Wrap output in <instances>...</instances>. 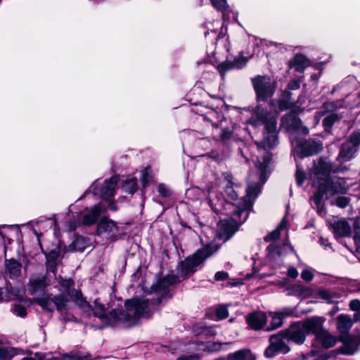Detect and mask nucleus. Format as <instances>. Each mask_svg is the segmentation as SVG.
Returning a JSON list of instances; mask_svg holds the SVG:
<instances>
[{
  "instance_id": "f257e3e1",
  "label": "nucleus",
  "mask_w": 360,
  "mask_h": 360,
  "mask_svg": "<svg viewBox=\"0 0 360 360\" xmlns=\"http://www.w3.org/2000/svg\"><path fill=\"white\" fill-rule=\"evenodd\" d=\"M270 161L271 155L267 153L261 158H257L255 161L257 173L250 174L246 195L238 202L226 205V209L231 212L227 214L229 215L227 219H221L218 223L217 237L219 239L224 241L228 240L237 231L238 226L247 219L248 211L252 208L253 201L260 193L261 187L266 180V173Z\"/></svg>"
},
{
  "instance_id": "f03ea898",
  "label": "nucleus",
  "mask_w": 360,
  "mask_h": 360,
  "mask_svg": "<svg viewBox=\"0 0 360 360\" xmlns=\"http://www.w3.org/2000/svg\"><path fill=\"white\" fill-rule=\"evenodd\" d=\"M340 169L327 160L320 158L314 164L311 178L313 181V186L316 191L313 196V200L318 206L326 194L333 195L338 193H345L347 191L346 182L339 177H330V172H338Z\"/></svg>"
},
{
  "instance_id": "7ed1b4c3",
  "label": "nucleus",
  "mask_w": 360,
  "mask_h": 360,
  "mask_svg": "<svg viewBox=\"0 0 360 360\" xmlns=\"http://www.w3.org/2000/svg\"><path fill=\"white\" fill-rule=\"evenodd\" d=\"M153 304L149 299L135 297L126 301V311L114 309L107 314L104 305L96 300L93 311L95 316L101 320H107L109 324L120 321L131 325L136 323L139 318L148 316Z\"/></svg>"
},
{
  "instance_id": "20e7f679",
  "label": "nucleus",
  "mask_w": 360,
  "mask_h": 360,
  "mask_svg": "<svg viewBox=\"0 0 360 360\" xmlns=\"http://www.w3.org/2000/svg\"><path fill=\"white\" fill-rule=\"evenodd\" d=\"M58 283L63 291L62 295L53 297L35 298V302L44 309L53 311L56 308L58 311H63L67 309L70 300L75 302L82 307H85L87 305L82 297L81 291L74 289V281L72 279H64L60 277Z\"/></svg>"
},
{
  "instance_id": "39448f33",
  "label": "nucleus",
  "mask_w": 360,
  "mask_h": 360,
  "mask_svg": "<svg viewBox=\"0 0 360 360\" xmlns=\"http://www.w3.org/2000/svg\"><path fill=\"white\" fill-rule=\"evenodd\" d=\"M249 123L255 127L264 124L263 141L260 143H256L258 148H272L277 144L276 120L274 116L257 106L249 120Z\"/></svg>"
},
{
  "instance_id": "423d86ee",
  "label": "nucleus",
  "mask_w": 360,
  "mask_h": 360,
  "mask_svg": "<svg viewBox=\"0 0 360 360\" xmlns=\"http://www.w3.org/2000/svg\"><path fill=\"white\" fill-rule=\"evenodd\" d=\"M217 250L218 247L213 243H210L205 248L198 250L181 263L179 266V273L183 277L193 274L196 271V268Z\"/></svg>"
},
{
  "instance_id": "0eeeda50",
  "label": "nucleus",
  "mask_w": 360,
  "mask_h": 360,
  "mask_svg": "<svg viewBox=\"0 0 360 360\" xmlns=\"http://www.w3.org/2000/svg\"><path fill=\"white\" fill-rule=\"evenodd\" d=\"M287 221L283 219L278 228L267 235L264 239L266 241L274 240L267 248L268 257L273 261L279 262L281 258L293 251L292 247L288 243H283L282 245L276 240L280 237L281 232L286 229Z\"/></svg>"
},
{
  "instance_id": "6e6552de",
  "label": "nucleus",
  "mask_w": 360,
  "mask_h": 360,
  "mask_svg": "<svg viewBox=\"0 0 360 360\" xmlns=\"http://www.w3.org/2000/svg\"><path fill=\"white\" fill-rule=\"evenodd\" d=\"M252 82L258 101H265L274 95L276 84L269 77L257 76Z\"/></svg>"
},
{
  "instance_id": "1a4fd4ad",
  "label": "nucleus",
  "mask_w": 360,
  "mask_h": 360,
  "mask_svg": "<svg viewBox=\"0 0 360 360\" xmlns=\"http://www.w3.org/2000/svg\"><path fill=\"white\" fill-rule=\"evenodd\" d=\"M118 182V177L114 176L109 179L105 180L101 188H98L100 184L98 180L94 181L88 190L84 193L86 195L92 193L94 195L100 193L101 198L103 200L110 201L114 195L115 189Z\"/></svg>"
},
{
  "instance_id": "9d476101",
  "label": "nucleus",
  "mask_w": 360,
  "mask_h": 360,
  "mask_svg": "<svg viewBox=\"0 0 360 360\" xmlns=\"http://www.w3.org/2000/svg\"><path fill=\"white\" fill-rule=\"evenodd\" d=\"M286 340L285 332L282 334L271 336L269 340L270 345L264 352L265 356L273 358L278 353H288L290 351V348L286 344Z\"/></svg>"
},
{
  "instance_id": "9b49d317",
  "label": "nucleus",
  "mask_w": 360,
  "mask_h": 360,
  "mask_svg": "<svg viewBox=\"0 0 360 360\" xmlns=\"http://www.w3.org/2000/svg\"><path fill=\"white\" fill-rule=\"evenodd\" d=\"M118 234L115 223L108 218L103 217L97 225V235L105 240H115Z\"/></svg>"
},
{
  "instance_id": "f8f14e48",
  "label": "nucleus",
  "mask_w": 360,
  "mask_h": 360,
  "mask_svg": "<svg viewBox=\"0 0 360 360\" xmlns=\"http://www.w3.org/2000/svg\"><path fill=\"white\" fill-rule=\"evenodd\" d=\"M292 145L300 158L311 155L322 148V145L314 140L292 141Z\"/></svg>"
},
{
  "instance_id": "ddd939ff",
  "label": "nucleus",
  "mask_w": 360,
  "mask_h": 360,
  "mask_svg": "<svg viewBox=\"0 0 360 360\" xmlns=\"http://www.w3.org/2000/svg\"><path fill=\"white\" fill-rule=\"evenodd\" d=\"M286 340H290L296 344H302L307 335L302 322H297L292 324L290 327L285 331Z\"/></svg>"
},
{
  "instance_id": "4468645a",
  "label": "nucleus",
  "mask_w": 360,
  "mask_h": 360,
  "mask_svg": "<svg viewBox=\"0 0 360 360\" xmlns=\"http://www.w3.org/2000/svg\"><path fill=\"white\" fill-rule=\"evenodd\" d=\"M281 126L289 131H297L302 134H307L308 129L303 127L301 120L293 114H289L281 120Z\"/></svg>"
},
{
  "instance_id": "2eb2a0df",
  "label": "nucleus",
  "mask_w": 360,
  "mask_h": 360,
  "mask_svg": "<svg viewBox=\"0 0 360 360\" xmlns=\"http://www.w3.org/2000/svg\"><path fill=\"white\" fill-rule=\"evenodd\" d=\"M336 342V337L330 334L326 329H324L321 333L315 337L312 346L314 349H328L333 347Z\"/></svg>"
},
{
  "instance_id": "dca6fc26",
  "label": "nucleus",
  "mask_w": 360,
  "mask_h": 360,
  "mask_svg": "<svg viewBox=\"0 0 360 360\" xmlns=\"http://www.w3.org/2000/svg\"><path fill=\"white\" fill-rule=\"evenodd\" d=\"M105 209L106 207L102 202L94 205L91 209H86L82 224L87 226L94 224L100 215L105 212Z\"/></svg>"
},
{
  "instance_id": "f3484780",
  "label": "nucleus",
  "mask_w": 360,
  "mask_h": 360,
  "mask_svg": "<svg viewBox=\"0 0 360 360\" xmlns=\"http://www.w3.org/2000/svg\"><path fill=\"white\" fill-rule=\"evenodd\" d=\"M301 322L307 333H311L315 335V337L324 330L323 325L325 322V319L323 317L312 316Z\"/></svg>"
},
{
  "instance_id": "a211bd4d",
  "label": "nucleus",
  "mask_w": 360,
  "mask_h": 360,
  "mask_svg": "<svg viewBox=\"0 0 360 360\" xmlns=\"http://www.w3.org/2000/svg\"><path fill=\"white\" fill-rule=\"evenodd\" d=\"M48 285L49 283L45 276H34L30 280L28 290L32 295H37L41 294Z\"/></svg>"
},
{
  "instance_id": "6ab92c4d",
  "label": "nucleus",
  "mask_w": 360,
  "mask_h": 360,
  "mask_svg": "<svg viewBox=\"0 0 360 360\" xmlns=\"http://www.w3.org/2000/svg\"><path fill=\"white\" fill-rule=\"evenodd\" d=\"M246 321L252 329L257 330L266 323V316L262 311L254 312L246 316Z\"/></svg>"
},
{
  "instance_id": "aec40b11",
  "label": "nucleus",
  "mask_w": 360,
  "mask_h": 360,
  "mask_svg": "<svg viewBox=\"0 0 360 360\" xmlns=\"http://www.w3.org/2000/svg\"><path fill=\"white\" fill-rule=\"evenodd\" d=\"M355 338H349L343 343L341 348V352L344 354L352 355L357 350L358 347H360V333L359 331L356 332V335H354Z\"/></svg>"
},
{
  "instance_id": "412c9836",
  "label": "nucleus",
  "mask_w": 360,
  "mask_h": 360,
  "mask_svg": "<svg viewBox=\"0 0 360 360\" xmlns=\"http://www.w3.org/2000/svg\"><path fill=\"white\" fill-rule=\"evenodd\" d=\"M356 152V147L349 141L344 143L338 155V160L341 162L350 160Z\"/></svg>"
},
{
  "instance_id": "4be33fe9",
  "label": "nucleus",
  "mask_w": 360,
  "mask_h": 360,
  "mask_svg": "<svg viewBox=\"0 0 360 360\" xmlns=\"http://www.w3.org/2000/svg\"><path fill=\"white\" fill-rule=\"evenodd\" d=\"M335 237H347L351 233L350 225L345 220H339L333 224Z\"/></svg>"
},
{
  "instance_id": "5701e85b",
  "label": "nucleus",
  "mask_w": 360,
  "mask_h": 360,
  "mask_svg": "<svg viewBox=\"0 0 360 360\" xmlns=\"http://www.w3.org/2000/svg\"><path fill=\"white\" fill-rule=\"evenodd\" d=\"M6 271L10 278H15L18 277L21 272V264L15 259H6Z\"/></svg>"
},
{
  "instance_id": "b1692460",
  "label": "nucleus",
  "mask_w": 360,
  "mask_h": 360,
  "mask_svg": "<svg viewBox=\"0 0 360 360\" xmlns=\"http://www.w3.org/2000/svg\"><path fill=\"white\" fill-rule=\"evenodd\" d=\"M353 321L351 317L345 314H340L337 317V329L341 333H346L352 328Z\"/></svg>"
},
{
  "instance_id": "393cba45",
  "label": "nucleus",
  "mask_w": 360,
  "mask_h": 360,
  "mask_svg": "<svg viewBox=\"0 0 360 360\" xmlns=\"http://www.w3.org/2000/svg\"><path fill=\"white\" fill-rule=\"evenodd\" d=\"M228 360H255V356L249 349H243L230 353L227 356Z\"/></svg>"
},
{
  "instance_id": "a878e982",
  "label": "nucleus",
  "mask_w": 360,
  "mask_h": 360,
  "mask_svg": "<svg viewBox=\"0 0 360 360\" xmlns=\"http://www.w3.org/2000/svg\"><path fill=\"white\" fill-rule=\"evenodd\" d=\"M60 360H91V355L80 351H71L60 354Z\"/></svg>"
},
{
  "instance_id": "bb28decb",
  "label": "nucleus",
  "mask_w": 360,
  "mask_h": 360,
  "mask_svg": "<svg viewBox=\"0 0 360 360\" xmlns=\"http://www.w3.org/2000/svg\"><path fill=\"white\" fill-rule=\"evenodd\" d=\"M292 290L295 295L302 299L307 298L313 293V290L311 288L300 284L294 285L292 288Z\"/></svg>"
},
{
  "instance_id": "cd10ccee",
  "label": "nucleus",
  "mask_w": 360,
  "mask_h": 360,
  "mask_svg": "<svg viewBox=\"0 0 360 360\" xmlns=\"http://www.w3.org/2000/svg\"><path fill=\"white\" fill-rule=\"evenodd\" d=\"M59 256L60 254L58 249H54L46 255L47 269L49 271L54 272L55 267L59 262Z\"/></svg>"
},
{
  "instance_id": "c85d7f7f",
  "label": "nucleus",
  "mask_w": 360,
  "mask_h": 360,
  "mask_svg": "<svg viewBox=\"0 0 360 360\" xmlns=\"http://www.w3.org/2000/svg\"><path fill=\"white\" fill-rule=\"evenodd\" d=\"M89 245V240L82 236H78L72 243L70 248L75 251L83 252Z\"/></svg>"
},
{
  "instance_id": "c756f323",
  "label": "nucleus",
  "mask_w": 360,
  "mask_h": 360,
  "mask_svg": "<svg viewBox=\"0 0 360 360\" xmlns=\"http://www.w3.org/2000/svg\"><path fill=\"white\" fill-rule=\"evenodd\" d=\"M293 65L297 72H302L304 71V68L309 65V60L304 56L297 54L294 57Z\"/></svg>"
},
{
  "instance_id": "7c9ffc66",
  "label": "nucleus",
  "mask_w": 360,
  "mask_h": 360,
  "mask_svg": "<svg viewBox=\"0 0 360 360\" xmlns=\"http://www.w3.org/2000/svg\"><path fill=\"white\" fill-rule=\"evenodd\" d=\"M229 343H221L219 342L208 341L202 344V349L207 352H217L222 349V347Z\"/></svg>"
},
{
  "instance_id": "2f4dec72",
  "label": "nucleus",
  "mask_w": 360,
  "mask_h": 360,
  "mask_svg": "<svg viewBox=\"0 0 360 360\" xmlns=\"http://www.w3.org/2000/svg\"><path fill=\"white\" fill-rule=\"evenodd\" d=\"M122 188V190L126 193L129 194L134 193L138 188L136 179L134 177L127 179L125 181L123 182Z\"/></svg>"
},
{
  "instance_id": "473e14b6",
  "label": "nucleus",
  "mask_w": 360,
  "mask_h": 360,
  "mask_svg": "<svg viewBox=\"0 0 360 360\" xmlns=\"http://www.w3.org/2000/svg\"><path fill=\"white\" fill-rule=\"evenodd\" d=\"M153 179V172L149 167H146L143 170L141 171V181L143 188H145L148 186L152 183Z\"/></svg>"
},
{
  "instance_id": "72a5a7b5",
  "label": "nucleus",
  "mask_w": 360,
  "mask_h": 360,
  "mask_svg": "<svg viewBox=\"0 0 360 360\" xmlns=\"http://www.w3.org/2000/svg\"><path fill=\"white\" fill-rule=\"evenodd\" d=\"M186 195L188 198L195 200H200L205 197L206 193L205 191L200 189L199 188L195 187L187 190Z\"/></svg>"
},
{
  "instance_id": "f704fd0d",
  "label": "nucleus",
  "mask_w": 360,
  "mask_h": 360,
  "mask_svg": "<svg viewBox=\"0 0 360 360\" xmlns=\"http://www.w3.org/2000/svg\"><path fill=\"white\" fill-rule=\"evenodd\" d=\"M319 295L321 299L329 304H336L339 298V296L336 293H333L326 290H320Z\"/></svg>"
},
{
  "instance_id": "c9c22d12",
  "label": "nucleus",
  "mask_w": 360,
  "mask_h": 360,
  "mask_svg": "<svg viewBox=\"0 0 360 360\" xmlns=\"http://www.w3.org/2000/svg\"><path fill=\"white\" fill-rule=\"evenodd\" d=\"M217 68L221 77H224L226 72L235 69V67L231 61L226 60L219 63Z\"/></svg>"
},
{
  "instance_id": "e433bc0d",
  "label": "nucleus",
  "mask_w": 360,
  "mask_h": 360,
  "mask_svg": "<svg viewBox=\"0 0 360 360\" xmlns=\"http://www.w3.org/2000/svg\"><path fill=\"white\" fill-rule=\"evenodd\" d=\"M212 5L219 11L223 12V18H226L225 11L228 8L226 0H210Z\"/></svg>"
},
{
  "instance_id": "4c0bfd02",
  "label": "nucleus",
  "mask_w": 360,
  "mask_h": 360,
  "mask_svg": "<svg viewBox=\"0 0 360 360\" xmlns=\"http://www.w3.org/2000/svg\"><path fill=\"white\" fill-rule=\"evenodd\" d=\"M271 318H272V321H271L272 326L270 328H268L269 330L276 329V328H279L280 326H281V325L283 323V318L278 312L272 313Z\"/></svg>"
},
{
  "instance_id": "58836bf2",
  "label": "nucleus",
  "mask_w": 360,
  "mask_h": 360,
  "mask_svg": "<svg viewBox=\"0 0 360 360\" xmlns=\"http://www.w3.org/2000/svg\"><path fill=\"white\" fill-rule=\"evenodd\" d=\"M179 281V278L174 274H169L161 280L160 285L161 287H166L176 283Z\"/></svg>"
},
{
  "instance_id": "ea45409f",
  "label": "nucleus",
  "mask_w": 360,
  "mask_h": 360,
  "mask_svg": "<svg viewBox=\"0 0 360 360\" xmlns=\"http://www.w3.org/2000/svg\"><path fill=\"white\" fill-rule=\"evenodd\" d=\"M248 60V58L240 55L236 57L232 63L234 65L235 68L240 69L246 65Z\"/></svg>"
},
{
  "instance_id": "a19ab883",
  "label": "nucleus",
  "mask_w": 360,
  "mask_h": 360,
  "mask_svg": "<svg viewBox=\"0 0 360 360\" xmlns=\"http://www.w3.org/2000/svg\"><path fill=\"white\" fill-rule=\"evenodd\" d=\"M351 119L356 118L357 115L360 114V94L356 98V105L350 108Z\"/></svg>"
},
{
  "instance_id": "79ce46f5",
  "label": "nucleus",
  "mask_w": 360,
  "mask_h": 360,
  "mask_svg": "<svg viewBox=\"0 0 360 360\" xmlns=\"http://www.w3.org/2000/svg\"><path fill=\"white\" fill-rule=\"evenodd\" d=\"M284 96L286 98V101L280 100L278 101V108L280 110L283 111L288 109L290 105V102L289 101V98L291 96V94L288 91L284 92Z\"/></svg>"
},
{
  "instance_id": "37998d69",
  "label": "nucleus",
  "mask_w": 360,
  "mask_h": 360,
  "mask_svg": "<svg viewBox=\"0 0 360 360\" xmlns=\"http://www.w3.org/2000/svg\"><path fill=\"white\" fill-rule=\"evenodd\" d=\"M349 202V199L345 196H339L335 199V202H332V205H335L340 208H345L347 206Z\"/></svg>"
},
{
  "instance_id": "c03bdc74",
  "label": "nucleus",
  "mask_w": 360,
  "mask_h": 360,
  "mask_svg": "<svg viewBox=\"0 0 360 360\" xmlns=\"http://www.w3.org/2000/svg\"><path fill=\"white\" fill-rule=\"evenodd\" d=\"M351 220L353 221V227L355 233L354 240L360 242V219L356 218Z\"/></svg>"
},
{
  "instance_id": "a18cd8bd",
  "label": "nucleus",
  "mask_w": 360,
  "mask_h": 360,
  "mask_svg": "<svg viewBox=\"0 0 360 360\" xmlns=\"http://www.w3.org/2000/svg\"><path fill=\"white\" fill-rule=\"evenodd\" d=\"M338 119L336 114L331 113L326 116L323 119V123L325 127H331L333 123Z\"/></svg>"
},
{
  "instance_id": "49530a36",
  "label": "nucleus",
  "mask_w": 360,
  "mask_h": 360,
  "mask_svg": "<svg viewBox=\"0 0 360 360\" xmlns=\"http://www.w3.org/2000/svg\"><path fill=\"white\" fill-rule=\"evenodd\" d=\"M295 177L297 183L299 186L302 185L305 179V174L304 170L300 168L298 165L297 166Z\"/></svg>"
},
{
  "instance_id": "de8ad7c7",
  "label": "nucleus",
  "mask_w": 360,
  "mask_h": 360,
  "mask_svg": "<svg viewBox=\"0 0 360 360\" xmlns=\"http://www.w3.org/2000/svg\"><path fill=\"white\" fill-rule=\"evenodd\" d=\"M231 136V131L229 129H223L221 130L220 135L218 137L215 135L216 139H219L222 141H226L229 140Z\"/></svg>"
},
{
  "instance_id": "09e8293b",
  "label": "nucleus",
  "mask_w": 360,
  "mask_h": 360,
  "mask_svg": "<svg viewBox=\"0 0 360 360\" xmlns=\"http://www.w3.org/2000/svg\"><path fill=\"white\" fill-rule=\"evenodd\" d=\"M349 141L352 143L356 147L360 144V129L356 130L352 134Z\"/></svg>"
},
{
  "instance_id": "8fccbe9b",
  "label": "nucleus",
  "mask_w": 360,
  "mask_h": 360,
  "mask_svg": "<svg viewBox=\"0 0 360 360\" xmlns=\"http://www.w3.org/2000/svg\"><path fill=\"white\" fill-rule=\"evenodd\" d=\"M301 278L309 282L314 278V274L311 269H305L303 270V271L301 273Z\"/></svg>"
},
{
  "instance_id": "3c124183",
  "label": "nucleus",
  "mask_w": 360,
  "mask_h": 360,
  "mask_svg": "<svg viewBox=\"0 0 360 360\" xmlns=\"http://www.w3.org/2000/svg\"><path fill=\"white\" fill-rule=\"evenodd\" d=\"M216 315L219 319H224L228 316L227 309L224 307H219L216 310Z\"/></svg>"
},
{
  "instance_id": "603ef678",
  "label": "nucleus",
  "mask_w": 360,
  "mask_h": 360,
  "mask_svg": "<svg viewBox=\"0 0 360 360\" xmlns=\"http://www.w3.org/2000/svg\"><path fill=\"white\" fill-rule=\"evenodd\" d=\"M303 360H326V359L321 355H318L316 352L313 350L311 354L303 356Z\"/></svg>"
},
{
  "instance_id": "864d4df0",
  "label": "nucleus",
  "mask_w": 360,
  "mask_h": 360,
  "mask_svg": "<svg viewBox=\"0 0 360 360\" xmlns=\"http://www.w3.org/2000/svg\"><path fill=\"white\" fill-rule=\"evenodd\" d=\"M158 191L159 193L163 197H167L170 194L169 189L166 186V185L160 184L158 187Z\"/></svg>"
},
{
  "instance_id": "5fc2aeb1",
  "label": "nucleus",
  "mask_w": 360,
  "mask_h": 360,
  "mask_svg": "<svg viewBox=\"0 0 360 360\" xmlns=\"http://www.w3.org/2000/svg\"><path fill=\"white\" fill-rule=\"evenodd\" d=\"M14 313L20 317H25L27 314V311L25 307L21 306L20 304L15 306Z\"/></svg>"
},
{
  "instance_id": "6e6d98bb",
  "label": "nucleus",
  "mask_w": 360,
  "mask_h": 360,
  "mask_svg": "<svg viewBox=\"0 0 360 360\" xmlns=\"http://www.w3.org/2000/svg\"><path fill=\"white\" fill-rule=\"evenodd\" d=\"M198 334H203L205 336H214L216 335V332L212 328H202L201 330L199 332H197Z\"/></svg>"
},
{
  "instance_id": "4d7b16f0",
  "label": "nucleus",
  "mask_w": 360,
  "mask_h": 360,
  "mask_svg": "<svg viewBox=\"0 0 360 360\" xmlns=\"http://www.w3.org/2000/svg\"><path fill=\"white\" fill-rule=\"evenodd\" d=\"M300 80L294 79L289 82L288 87L290 90H297L300 87Z\"/></svg>"
},
{
  "instance_id": "13d9d810",
  "label": "nucleus",
  "mask_w": 360,
  "mask_h": 360,
  "mask_svg": "<svg viewBox=\"0 0 360 360\" xmlns=\"http://www.w3.org/2000/svg\"><path fill=\"white\" fill-rule=\"evenodd\" d=\"M278 312L282 316L283 318L292 316L294 314V311L291 308H284L281 311Z\"/></svg>"
},
{
  "instance_id": "bf43d9fd",
  "label": "nucleus",
  "mask_w": 360,
  "mask_h": 360,
  "mask_svg": "<svg viewBox=\"0 0 360 360\" xmlns=\"http://www.w3.org/2000/svg\"><path fill=\"white\" fill-rule=\"evenodd\" d=\"M229 277L228 273L225 271H218L215 274L214 278L216 281H224Z\"/></svg>"
},
{
  "instance_id": "052dcab7",
  "label": "nucleus",
  "mask_w": 360,
  "mask_h": 360,
  "mask_svg": "<svg viewBox=\"0 0 360 360\" xmlns=\"http://www.w3.org/2000/svg\"><path fill=\"white\" fill-rule=\"evenodd\" d=\"M349 307L352 311H360V301L358 300H353L349 303Z\"/></svg>"
},
{
  "instance_id": "680f3d73",
  "label": "nucleus",
  "mask_w": 360,
  "mask_h": 360,
  "mask_svg": "<svg viewBox=\"0 0 360 360\" xmlns=\"http://www.w3.org/2000/svg\"><path fill=\"white\" fill-rule=\"evenodd\" d=\"M287 274L292 278H296L299 275L297 270L293 266L288 268Z\"/></svg>"
},
{
  "instance_id": "e2e57ef3",
  "label": "nucleus",
  "mask_w": 360,
  "mask_h": 360,
  "mask_svg": "<svg viewBox=\"0 0 360 360\" xmlns=\"http://www.w3.org/2000/svg\"><path fill=\"white\" fill-rule=\"evenodd\" d=\"M200 356L199 354H193L189 356H184L177 359V360H200Z\"/></svg>"
},
{
  "instance_id": "0e129e2a",
  "label": "nucleus",
  "mask_w": 360,
  "mask_h": 360,
  "mask_svg": "<svg viewBox=\"0 0 360 360\" xmlns=\"http://www.w3.org/2000/svg\"><path fill=\"white\" fill-rule=\"evenodd\" d=\"M321 202H322V200L321 201L319 206H318L316 203H315V205L317 207L319 214L321 215H324V214H326V211L321 205Z\"/></svg>"
},
{
  "instance_id": "69168bd1",
  "label": "nucleus",
  "mask_w": 360,
  "mask_h": 360,
  "mask_svg": "<svg viewBox=\"0 0 360 360\" xmlns=\"http://www.w3.org/2000/svg\"><path fill=\"white\" fill-rule=\"evenodd\" d=\"M354 321L356 322L360 321V311H357V312L354 314Z\"/></svg>"
},
{
  "instance_id": "338daca9",
  "label": "nucleus",
  "mask_w": 360,
  "mask_h": 360,
  "mask_svg": "<svg viewBox=\"0 0 360 360\" xmlns=\"http://www.w3.org/2000/svg\"><path fill=\"white\" fill-rule=\"evenodd\" d=\"M226 191H233V194H231V198L233 199V200L236 199L238 195L236 193V192L231 188H227Z\"/></svg>"
},
{
  "instance_id": "774afa93",
  "label": "nucleus",
  "mask_w": 360,
  "mask_h": 360,
  "mask_svg": "<svg viewBox=\"0 0 360 360\" xmlns=\"http://www.w3.org/2000/svg\"><path fill=\"white\" fill-rule=\"evenodd\" d=\"M108 207V209H110L111 210H114V211L117 210V207L114 205V204L112 202H109Z\"/></svg>"
}]
</instances>
